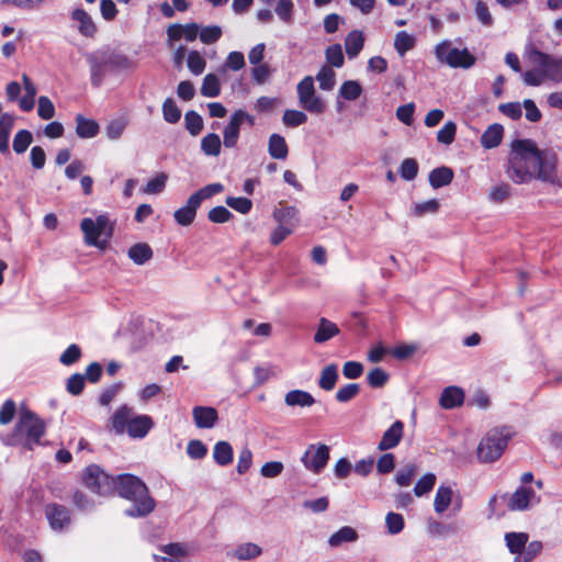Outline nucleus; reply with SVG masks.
<instances>
[{"label":"nucleus","instance_id":"f257e3e1","mask_svg":"<svg viewBox=\"0 0 562 562\" xmlns=\"http://www.w3.org/2000/svg\"><path fill=\"white\" fill-rule=\"evenodd\" d=\"M506 173L517 184L533 178L555 184L559 181L557 156L541 151L531 139H516L512 144Z\"/></svg>","mask_w":562,"mask_h":562},{"label":"nucleus","instance_id":"f03ea898","mask_svg":"<svg viewBox=\"0 0 562 562\" xmlns=\"http://www.w3.org/2000/svg\"><path fill=\"white\" fill-rule=\"evenodd\" d=\"M114 480V490L121 497L132 502V506L124 512L126 516L145 517L155 509V499L149 495L147 485L139 477L133 474H121Z\"/></svg>","mask_w":562,"mask_h":562},{"label":"nucleus","instance_id":"7ed1b4c3","mask_svg":"<svg viewBox=\"0 0 562 562\" xmlns=\"http://www.w3.org/2000/svg\"><path fill=\"white\" fill-rule=\"evenodd\" d=\"M45 423L29 408H21L13 431L2 438L7 446H22L33 449L45 434Z\"/></svg>","mask_w":562,"mask_h":562},{"label":"nucleus","instance_id":"20e7f679","mask_svg":"<svg viewBox=\"0 0 562 562\" xmlns=\"http://www.w3.org/2000/svg\"><path fill=\"white\" fill-rule=\"evenodd\" d=\"M512 437L513 431L508 427L491 429L481 439L477 446L476 456L479 461L482 463H492L498 460Z\"/></svg>","mask_w":562,"mask_h":562},{"label":"nucleus","instance_id":"39448f33","mask_svg":"<svg viewBox=\"0 0 562 562\" xmlns=\"http://www.w3.org/2000/svg\"><path fill=\"white\" fill-rule=\"evenodd\" d=\"M80 228L85 235V243L104 249L114 233V223L110 222L106 214H100L93 221L90 217L82 218Z\"/></svg>","mask_w":562,"mask_h":562},{"label":"nucleus","instance_id":"423d86ee","mask_svg":"<svg viewBox=\"0 0 562 562\" xmlns=\"http://www.w3.org/2000/svg\"><path fill=\"white\" fill-rule=\"evenodd\" d=\"M529 61L541 70V75L551 81L562 82V57H555L537 48L528 52Z\"/></svg>","mask_w":562,"mask_h":562},{"label":"nucleus","instance_id":"0eeeda50","mask_svg":"<svg viewBox=\"0 0 562 562\" xmlns=\"http://www.w3.org/2000/svg\"><path fill=\"white\" fill-rule=\"evenodd\" d=\"M435 54L438 60L446 63L451 68L468 69L476 61L475 56L468 48H451L448 42L438 44L435 48Z\"/></svg>","mask_w":562,"mask_h":562},{"label":"nucleus","instance_id":"6e6552de","mask_svg":"<svg viewBox=\"0 0 562 562\" xmlns=\"http://www.w3.org/2000/svg\"><path fill=\"white\" fill-rule=\"evenodd\" d=\"M82 481L89 490L98 495L108 496L114 492V477L108 475L97 464H91L85 469Z\"/></svg>","mask_w":562,"mask_h":562},{"label":"nucleus","instance_id":"1a4fd4ad","mask_svg":"<svg viewBox=\"0 0 562 562\" xmlns=\"http://www.w3.org/2000/svg\"><path fill=\"white\" fill-rule=\"evenodd\" d=\"M244 123H248L250 127L255 125V117L244 110H236L223 131V144L226 148L236 147L240 127Z\"/></svg>","mask_w":562,"mask_h":562},{"label":"nucleus","instance_id":"9d476101","mask_svg":"<svg viewBox=\"0 0 562 562\" xmlns=\"http://www.w3.org/2000/svg\"><path fill=\"white\" fill-rule=\"evenodd\" d=\"M329 460V447L325 443L310 445L301 458L306 470L314 474L321 473Z\"/></svg>","mask_w":562,"mask_h":562},{"label":"nucleus","instance_id":"9b49d317","mask_svg":"<svg viewBox=\"0 0 562 562\" xmlns=\"http://www.w3.org/2000/svg\"><path fill=\"white\" fill-rule=\"evenodd\" d=\"M297 95L301 105L311 113L321 114L325 105L319 97L315 95L314 79L311 76L304 77L297 85Z\"/></svg>","mask_w":562,"mask_h":562},{"label":"nucleus","instance_id":"f8f14e48","mask_svg":"<svg viewBox=\"0 0 562 562\" xmlns=\"http://www.w3.org/2000/svg\"><path fill=\"white\" fill-rule=\"evenodd\" d=\"M540 502V497L531 487L519 486L507 501V508L512 512H525Z\"/></svg>","mask_w":562,"mask_h":562},{"label":"nucleus","instance_id":"ddd939ff","mask_svg":"<svg viewBox=\"0 0 562 562\" xmlns=\"http://www.w3.org/2000/svg\"><path fill=\"white\" fill-rule=\"evenodd\" d=\"M90 67V80L93 87L101 86L109 67L104 52H97L87 55Z\"/></svg>","mask_w":562,"mask_h":562},{"label":"nucleus","instance_id":"4468645a","mask_svg":"<svg viewBox=\"0 0 562 562\" xmlns=\"http://www.w3.org/2000/svg\"><path fill=\"white\" fill-rule=\"evenodd\" d=\"M45 515L55 531H63L70 524V513L63 505L55 503L46 505Z\"/></svg>","mask_w":562,"mask_h":562},{"label":"nucleus","instance_id":"2eb2a0df","mask_svg":"<svg viewBox=\"0 0 562 562\" xmlns=\"http://www.w3.org/2000/svg\"><path fill=\"white\" fill-rule=\"evenodd\" d=\"M403 431H404V424L401 420L394 422L390 426V428H387L384 431L382 439L380 440V442L378 445V449L380 451H385V450L395 448L400 443V441L403 437Z\"/></svg>","mask_w":562,"mask_h":562},{"label":"nucleus","instance_id":"dca6fc26","mask_svg":"<svg viewBox=\"0 0 562 562\" xmlns=\"http://www.w3.org/2000/svg\"><path fill=\"white\" fill-rule=\"evenodd\" d=\"M192 416L198 428H212L218 419L217 411L210 406L193 407Z\"/></svg>","mask_w":562,"mask_h":562},{"label":"nucleus","instance_id":"f3484780","mask_svg":"<svg viewBox=\"0 0 562 562\" xmlns=\"http://www.w3.org/2000/svg\"><path fill=\"white\" fill-rule=\"evenodd\" d=\"M151 427V417L148 415H138L128 422L126 432L132 438H144L149 432Z\"/></svg>","mask_w":562,"mask_h":562},{"label":"nucleus","instance_id":"a211bd4d","mask_svg":"<svg viewBox=\"0 0 562 562\" xmlns=\"http://www.w3.org/2000/svg\"><path fill=\"white\" fill-rule=\"evenodd\" d=\"M75 121L76 134L80 138H92L100 132V126L93 119H87L82 114H77Z\"/></svg>","mask_w":562,"mask_h":562},{"label":"nucleus","instance_id":"6ab92c4d","mask_svg":"<svg viewBox=\"0 0 562 562\" xmlns=\"http://www.w3.org/2000/svg\"><path fill=\"white\" fill-rule=\"evenodd\" d=\"M464 401V393L460 387H446L439 398V404L445 409H451L461 406Z\"/></svg>","mask_w":562,"mask_h":562},{"label":"nucleus","instance_id":"aec40b11","mask_svg":"<svg viewBox=\"0 0 562 562\" xmlns=\"http://www.w3.org/2000/svg\"><path fill=\"white\" fill-rule=\"evenodd\" d=\"M268 153L273 159H286L289 147L285 138L277 133L271 134L268 139Z\"/></svg>","mask_w":562,"mask_h":562},{"label":"nucleus","instance_id":"412c9836","mask_svg":"<svg viewBox=\"0 0 562 562\" xmlns=\"http://www.w3.org/2000/svg\"><path fill=\"white\" fill-rule=\"evenodd\" d=\"M454 492L451 486L441 484L436 492L434 509L437 514H443L452 503Z\"/></svg>","mask_w":562,"mask_h":562},{"label":"nucleus","instance_id":"4be33fe9","mask_svg":"<svg viewBox=\"0 0 562 562\" xmlns=\"http://www.w3.org/2000/svg\"><path fill=\"white\" fill-rule=\"evenodd\" d=\"M199 207L200 206L195 204L192 201V199L189 198L184 206H181L180 209L175 211V221L181 226L191 225L196 217V211Z\"/></svg>","mask_w":562,"mask_h":562},{"label":"nucleus","instance_id":"5701e85b","mask_svg":"<svg viewBox=\"0 0 562 562\" xmlns=\"http://www.w3.org/2000/svg\"><path fill=\"white\" fill-rule=\"evenodd\" d=\"M72 20L79 22L78 31L86 37H93L97 26L91 16L83 9H76L71 14Z\"/></svg>","mask_w":562,"mask_h":562},{"label":"nucleus","instance_id":"b1692460","mask_svg":"<svg viewBox=\"0 0 562 562\" xmlns=\"http://www.w3.org/2000/svg\"><path fill=\"white\" fill-rule=\"evenodd\" d=\"M132 408L127 405L119 407L111 417V425L115 434L122 435L126 431L128 422L132 419Z\"/></svg>","mask_w":562,"mask_h":562},{"label":"nucleus","instance_id":"393cba45","mask_svg":"<svg viewBox=\"0 0 562 562\" xmlns=\"http://www.w3.org/2000/svg\"><path fill=\"white\" fill-rule=\"evenodd\" d=\"M14 124V117L9 113H3L0 116V153L3 155L10 154L9 138Z\"/></svg>","mask_w":562,"mask_h":562},{"label":"nucleus","instance_id":"a878e982","mask_svg":"<svg viewBox=\"0 0 562 562\" xmlns=\"http://www.w3.org/2000/svg\"><path fill=\"white\" fill-rule=\"evenodd\" d=\"M503 135H504L503 126L497 123L492 124L482 134L481 145L486 149L497 147L502 143Z\"/></svg>","mask_w":562,"mask_h":562},{"label":"nucleus","instance_id":"bb28decb","mask_svg":"<svg viewBox=\"0 0 562 562\" xmlns=\"http://www.w3.org/2000/svg\"><path fill=\"white\" fill-rule=\"evenodd\" d=\"M453 170L449 167L442 166L435 168L430 171L428 180L434 189L448 186L453 180Z\"/></svg>","mask_w":562,"mask_h":562},{"label":"nucleus","instance_id":"cd10ccee","mask_svg":"<svg viewBox=\"0 0 562 562\" xmlns=\"http://www.w3.org/2000/svg\"><path fill=\"white\" fill-rule=\"evenodd\" d=\"M284 403L291 407H310L315 403V398L306 391L292 390L285 394Z\"/></svg>","mask_w":562,"mask_h":562},{"label":"nucleus","instance_id":"c85d7f7f","mask_svg":"<svg viewBox=\"0 0 562 562\" xmlns=\"http://www.w3.org/2000/svg\"><path fill=\"white\" fill-rule=\"evenodd\" d=\"M358 539V532L350 526H344L334 532L329 539L328 544L331 548H338L344 543L355 542Z\"/></svg>","mask_w":562,"mask_h":562},{"label":"nucleus","instance_id":"c756f323","mask_svg":"<svg viewBox=\"0 0 562 562\" xmlns=\"http://www.w3.org/2000/svg\"><path fill=\"white\" fill-rule=\"evenodd\" d=\"M127 255L134 263L142 266L153 258V249L146 243H137L128 248Z\"/></svg>","mask_w":562,"mask_h":562},{"label":"nucleus","instance_id":"7c9ffc66","mask_svg":"<svg viewBox=\"0 0 562 562\" xmlns=\"http://www.w3.org/2000/svg\"><path fill=\"white\" fill-rule=\"evenodd\" d=\"M364 45V37L362 32L353 30L348 33L345 38V49L349 58L357 57L362 50Z\"/></svg>","mask_w":562,"mask_h":562},{"label":"nucleus","instance_id":"2f4dec72","mask_svg":"<svg viewBox=\"0 0 562 562\" xmlns=\"http://www.w3.org/2000/svg\"><path fill=\"white\" fill-rule=\"evenodd\" d=\"M504 539L508 551L517 557L528 543L529 535L526 532H507Z\"/></svg>","mask_w":562,"mask_h":562},{"label":"nucleus","instance_id":"473e14b6","mask_svg":"<svg viewBox=\"0 0 562 562\" xmlns=\"http://www.w3.org/2000/svg\"><path fill=\"white\" fill-rule=\"evenodd\" d=\"M261 553L262 549L257 543L244 542L234 549L233 557L240 561H247L261 555Z\"/></svg>","mask_w":562,"mask_h":562},{"label":"nucleus","instance_id":"72a5a7b5","mask_svg":"<svg viewBox=\"0 0 562 562\" xmlns=\"http://www.w3.org/2000/svg\"><path fill=\"white\" fill-rule=\"evenodd\" d=\"M111 70H127L134 67L133 60L122 53L104 52Z\"/></svg>","mask_w":562,"mask_h":562},{"label":"nucleus","instance_id":"f704fd0d","mask_svg":"<svg viewBox=\"0 0 562 562\" xmlns=\"http://www.w3.org/2000/svg\"><path fill=\"white\" fill-rule=\"evenodd\" d=\"M233 448L227 441H218L213 449V458L218 465L225 467L233 461Z\"/></svg>","mask_w":562,"mask_h":562},{"label":"nucleus","instance_id":"c9c22d12","mask_svg":"<svg viewBox=\"0 0 562 562\" xmlns=\"http://www.w3.org/2000/svg\"><path fill=\"white\" fill-rule=\"evenodd\" d=\"M338 333V326L335 323L323 317L321 318L318 328L314 335V340L316 342H324L336 336Z\"/></svg>","mask_w":562,"mask_h":562},{"label":"nucleus","instance_id":"e433bc0d","mask_svg":"<svg viewBox=\"0 0 562 562\" xmlns=\"http://www.w3.org/2000/svg\"><path fill=\"white\" fill-rule=\"evenodd\" d=\"M338 367L336 364L326 366L318 380V385L324 391H331L338 380Z\"/></svg>","mask_w":562,"mask_h":562},{"label":"nucleus","instance_id":"4c0bfd02","mask_svg":"<svg viewBox=\"0 0 562 562\" xmlns=\"http://www.w3.org/2000/svg\"><path fill=\"white\" fill-rule=\"evenodd\" d=\"M223 191H224V186L220 182H214V183L206 184L203 188L199 189L193 194H191L189 198L192 199V201L200 206L202 201L210 199Z\"/></svg>","mask_w":562,"mask_h":562},{"label":"nucleus","instance_id":"58836bf2","mask_svg":"<svg viewBox=\"0 0 562 562\" xmlns=\"http://www.w3.org/2000/svg\"><path fill=\"white\" fill-rule=\"evenodd\" d=\"M297 210L294 206H282L273 211V218L283 226H294L297 222Z\"/></svg>","mask_w":562,"mask_h":562},{"label":"nucleus","instance_id":"ea45409f","mask_svg":"<svg viewBox=\"0 0 562 562\" xmlns=\"http://www.w3.org/2000/svg\"><path fill=\"white\" fill-rule=\"evenodd\" d=\"M542 549L543 544L541 541H531L526 544L517 557H515L514 562H531L541 553Z\"/></svg>","mask_w":562,"mask_h":562},{"label":"nucleus","instance_id":"a19ab883","mask_svg":"<svg viewBox=\"0 0 562 562\" xmlns=\"http://www.w3.org/2000/svg\"><path fill=\"white\" fill-rule=\"evenodd\" d=\"M221 147V138L215 133L206 134L201 140V149L207 156H218Z\"/></svg>","mask_w":562,"mask_h":562},{"label":"nucleus","instance_id":"79ce46f5","mask_svg":"<svg viewBox=\"0 0 562 562\" xmlns=\"http://www.w3.org/2000/svg\"><path fill=\"white\" fill-rule=\"evenodd\" d=\"M415 46V37L405 31H400L395 35L394 47L400 56H404Z\"/></svg>","mask_w":562,"mask_h":562},{"label":"nucleus","instance_id":"37998d69","mask_svg":"<svg viewBox=\"0 0 562 562\" xmlns=\"http://www.w3.org/2000/svg\"><path fill=\"white\" fill-rule=\"evenodd\" d=\"M32 142V133L29 130H20L13 137L12 148L15 154L21 155L26 151Z\"/></svg>","mask_w":562,"mask_h":562},{"label":"nucleus","instance_id":"c03bdc74","mask_svg":"<svg viewBox=\"0 0 562 562\" xmlns=\"http://www.w3.org/2000/svg\"><path fill=\"white\" fill-rule=\"evenodd\" d=\"M221 93L218 78L214 74H207L202 82L201 94L206 98H215Z\"/></svg>","mask_w":562,"mask_h":562},{"label":"nucleus","instance_id":"a18cd8bd","mask_svg":"<svg viewBox=\"0 0 562 562\" xmlns=\"http://www.w3.org/2000/svg\"><path fill=\"white\" fill-rule=\"evenodd\" d=\"M316 79L322 90H331L336 83V74L330 66L324 65L316 75Z\"/></svg>","mask_w":562,"mask_h":562},{"label":"nucleus","instance_id":"49530a36","mask_svg":"<svg viewBox=\"0 0 562 562\" xmlns=\"http://www.w3.org/2000/svg\"><path fill=\"white\" fill-rule=\"evenodd\" d=\"M184 124L187 131L192 135L196 136L203 130V119L194 110H190L184 114Z\"/></svg>","mask_w":562,"mask_h":562},{"label":"nucleus","instance_id":"de8ad7c7","mask_svg":"<svg viewBox=\"0 0 562 562\" xmlns=\"http://www.w3.org/2000/svg\"><path fill=\"white\" fill-rule=\"evenodd\" d=\"M325 58L328 66L336 68L342 67L345 57L340 44L329 45L325 50Z\"/></svg>","mask_w":562,"mask_h":562},{"label":"nucleus","instance_id":"09e8293b","mask_svg":"<svg viewBox=\"0 0 562 562\" xmlns=\"http://www.w3.org/2000/svg\"><path fill=\"white\" fill-rule=\"evenodd\" d=\"M339 93L345 100L353 101L361 95L362 87L356 80H347L340 86Z\"/></svg>","mask_w":562,"mask_h":562},{"label":"nucleus","instance_id":"8fccbe9b","mask_svg":"<svg viewBox=\"0 0 562 562\" xmlns=\"http://www.w3.org/2000/svg\"><path fill=\"white\" fill-rule=\"evenodd\" d=\"M418 170L419 167L416 159L405 158L398 168V173L403 180L412 181L417 177Z\"/></svg>","mask_w":562,"mask_h":562},{"label":"nucleus","instance_id":"3c124183","mask_svg":"<svg viewBox=\"0 0 562 562\" xmlns=\"http://www.w3.org/2000/svg\"><path fill=\"white\" fill-rule=\"evenodd\" d=\"M162 116L170 124L177 123L181 117V110L171 98H167L162 103Z\"/></svg>","mask_w":562,"mask_h":562},{"label":"nucleus","instance_id":"603ef678","mask_svg":"<svg viewBox=\"0 0 562 562\" xmlns=\"http://www.w3.org/2000/svg\"><path fill=\"white\" fill-rule=\"evenodd\" d=\"M233 218V213L223 205L212 207L207 213V220L214 224H223Z\"/></svg>","mask_w":562,"mask_h":562},{"label":"nucleus","instance_id":"864d4df0","mask_svg":"<svg viewBox=\"0 0 562 562\" xmlns=\"http://www.w3.org/2000/svg\"><path fill=\"white\" fill-rule=\"evenodd\" d=\"M385 526L390 535H397L404 529L405 521L401 514L390 512L385 516Z\"/></svg>","mask_w":562,"mask_h":562},{"label":"nucleus","instance_id":"5fc2aeb1","mask_svg":"<svg viewBox=\"0 0 562 562\" xmlns=\"http://www.w3.org/2000/svg\"><path fill=\"white\" fill-rule=\"evenodd\" d=\"M187 65H188L189 70L193 75L198 76V75H201L204 71L205 66H206V61L200 55V53L198 50H191L188 54Z\"/></svg>","mask_w":562,"mask_h":562},{"label":"nucleus","instance_id":"6e6d98bb","mask_svg":"<svg viewBox=\"0 0 562 562\" xmlns=\"http://www.w3.org/2000/svg\"><path fill=\"white\" fill-rule=\"evenodd\" d=\"M283 124L289 127L300 126L307 121V115L299 110H285L282 116Z\"/></svg>","mask_w":562,"mask_h":562},{"label":"nucleus","instance_id":"4d7b16f0","mask_svg":"<svg viewBox=\"0 0 562 562\" xmlns=\"http://www.w3.org/2000/svg\"><path fill=\"white\" fill-rule=\"evenodd\" d=\"M457 133V125L452 121H448L437 133V140L445 145H450L454 142Z\"/></svg>","mask_w":562,"mask_h":562},{"label":"nucleus","instance_id":"13d9d810","mask_svg":"<svg viewBox=\"0 0 562 562\" xmlns=\"http://www.w3.org/2000/svg\"><path fill=\"white\" fill-rule=\"evenodd\" d=\"M226 204L240 214H247L252 207V201L245 196H228Z\"/></svg>","mask_w":562,"mask_h":562},{"label":"nucleus","instance_id":"bf43d9fd","mask_svg":"<svg viewBox=\"0 0 562 562\" xmlns=\"http://www.w3.org/2000/svg\"><path fill=\"white\" fill-rule=\"evenodd\" d=\"M161 552L164 554L170 555L178 562H182V560L189 554V549L183 543H169L161 548Z\"/></svg>","mask_w":562,"mask_h":562},{"label":"nucleus","instance_id":"052dcab7","mask_svg":"<svg viewBox=\"0 0 562 562\" xmlns=\"http://www.w3.org/2000/svg\"><path fill=\"white\" fill-rule=\"evenodd\" d=\"M436 483V475L432 473H427L423 475L414 487V493L416 496L420 497L427 493H429Z\"/></svg>","mask_w":562,"mask_h":562},{"label":"nucleus","instance_id":"680f3d73","mask_svg":"<svg viewBox=\"0 0 562 562\" xmlns=\"http://www.w3.org/2000/svg\"><path fill=\"white\" fill-rule=\"evenodd\" d=\"M417 468L415 464L409 463L400 469L395 475V481L400 486L411 485L414 476L416 475Z\"/></svg>","mask_w":562,"mask_h":562},{"label":"nucleus","instance_id":"e2e57ef3","mask_svg":"<svg viewBox=\"0 0 562 562\" xmlns=\"http://www.w3.org/2000/svg\"><path fill=\"white\" fill-rule=\"evenodd\" d=\"M512 195V188L508 183H501L493 187L490 191V200L495 203H502Z\"/></svg>","mask_w":562,"mask_h":562},{"label":"nucleus","instance_id":"0e129e2a","mask_svg":"<svg viewBox=\"0 0 562 562\" xmlns=\"http://www.w3.org/2000/svg\"><path fill=\"white\" fill-rule=\"evenodd\" d=\"M360 392V386L357 383H349L341 386L336 393V400L339 403H347L356 397Z\"/></svg>","mask_w":562,"mask_h":562},{"label":"nucleus","instance_id":"69168bd1","mask_svg":"<svg viewBox=\"0 0 562 562\" xmlns=\"http://www.w3.org/2000/svg\"><path fill=\"white\" fill-rule=\"evenodd\" d=\"M167 175L164 172L158 173L155 178L150 179L146 187L144 188V192L148 194H157L164 191L167 182Z\"/></svg>","mask_w":562,"mask_h":562},{"label":"nucleus","instance_id":"338daca9","mask_svg":"<svg viewBox=\"0 0 562 562\" xmlns=\"http://www.w3.org/2000/svg\"><path fill=\"white\" fill-rule=\"evenodd\" d=\"M37 114L42 120H50L55 115V106L46 95L38 98Z\"/></svg>","mask_w":562,"mask_h":562},{"label":"nucleus","instance_id":"774afa93","mask_svg":"<svg viewBox=\"0 0 562 562\" xmlns=\"http://www.w3.org/2000/svg\"><path fill=\"white\" fill-rule=\"evenodd\" d=\"M293 7L292 0H278L274 11L283 22L290 23L293 18Z\"/></svg>","mask_w":562,"mask_h":562}]
</instances>
